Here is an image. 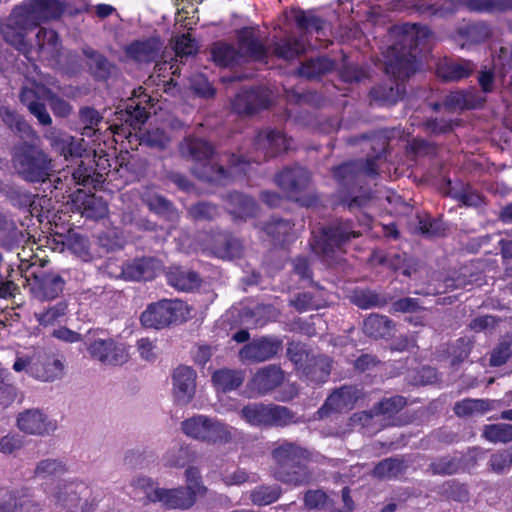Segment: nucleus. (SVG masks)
Returning a JSON list of instances; mask_svg holds the SVG:
<instances>
[{"label": "nucleus", "mask_w": 512, "mask_h": 512, "mask_svg": "<svg viewBox=\"0 0 512 512\" xmlns=\"http://www.w3.org/2000/svg\"><path fill=\"white\" fill-rule=\"evenodd\" d=\"M305 44L302 40L287 38L274 46V54L282 59L291 60L304 53Z\"/></svg>", "instance_id": "37"}, {"label": "nucleus", "mask_w": 512, "mask_h": 512, "mask_svg": "<svg viewBox=\"0 0 512 512\" xmlns=\"http://www.w3.org/2000/svg\"><path fill=\"white\" fill-rule=\"evenodd\" d=\"M272 455L274 460L281 465L280 468L286 469L292 464H298L301 459L306 457V452L293 443H283L273 450Z\"/></svg>", "instance_id": "28"}, {"label": "nucleus", "mask_w": 512, "mask_h": 512, "mask_svg": "<svg viewBox=\"0 0 512 512\" xmlns=\"http://www.w3.org/2000/svg\"><path fill=\"white\" fill-rule=\"evenodd\" d=\"M190 315L189 306L180 300H163L151 304L141 315L145 327L160 329L172 323L185 321Z\"/></svg>", "instance_id": "7"}, {"label": "nucleus", "mask_w": 512, "mask_h": 512, "mask_svg": "<svg viewBox=\"0 0 512 512\" xmlns=\"http://www.w3.org/2000/svg\"><path fill=\"white\" fill-rule=\"evenodd\" d=\"M510 356V347L507 343H501L497 346L490 358V364L492 366H500L504 364Z\"/></svg>", "instance_id": "62"}, {"label": "nucleus", "mask_w": 512, "mask_h": 512, "mask_svg": "<svg viewBox=\"0 0 512 512\" xmlns=\"http://www.w3.org/2000/svg\"><path fill=\"white\" fill-rule=\"evenodd\" d=\"M39 54L44 58H54L60 51L58 35L53 30L42 28L36 35Z\"/></svg>", "instance_id": "30"}, {"label": "nucleus", "mask_w": 512, "mask_h": 512, "mask_svg": "<svg viewBox=\"0 0 512 512\" xmlns=\"http://www.w3.org/2000/svg\"><path fill=\"white\" fill-rule=\"evenodd\" d=\"M45 137L49 140L51 146L66 159L68 157L81 156L85 150L82 145V139L77 140L71 135L56 129L49 130Z\"/></svg>", "instance_id": "19"}, {"label": "nucleus", "mask_w": 512, "mask_h": 512, "mask_svg": "<svg viewBox=\"0 0 512 512\" xmlns=\"http://www.w3.org/2000/svg\"><path fill=\"white\" fill-rule=\"evenodd\" d=\"M358 398L359 391L357 389L353 387H342L327 398L320 412L324 410L340 412L351 409Z\"/></svg>", "instance_id": "25"}, {"label": "nucleus", "mask_w": 512, "mask_h": 512, "mask_svg": "<svg viewBox=\"0 0 512 512\" xmlns=\"http://www.w3.org/2000/svg\"><path fill=\"white\" fill-rule=\"evenodd\" d=\"M239 51L226 43H215L211 49L214 62L219 66H230L239 63L242 58L264 60L267 52L259 41L257 32L252 28H244L239 32Z\"/></svg>", "instance_id": "4"}, {"label": "nucleus", "mask_w": 512, "mask_h": 512, "mask_svg": "<svg viewBox=\"0 0 512 512\" xmlns=\"http://www.w3.org/2000/svg\"><path fill=\"white\" fill-rule=\"evenodd\" d=\"M126 111L129 116L127 121L134 128H139L147 119V112L145 108L140 106V103L131 102V104L127 105Z\"/></svg>", "instance_id": "54"}, {"label": "nucleus", "mask_w": 512, "mask_h": 512, "mask_svg": "<svg viewBox=\"0 0 512 512\" xmlns=\"http://www.w3.org/2000/svg\"><path fill=\"white\" fill-rule=\"evenodd\" d=\"M168 282L175 288L189 291L198 286L199 279L196 273L181 268L171 270L168 275Z\"/></svg>", "instance_id": "34"}, {"label": "nucleus", "mask_w": 512, "mask_h": 512, "mask_svg": "<svg viewBox=\"0 0 512 512\" xmlns=\"http://www.w3.org/2000/svg\"><path fill=\"white\" fill-rule=\"evenodd\" d=\"M280 494L277 486H260L251 492V500L256 505H268L275 502Z\"/></svg>", "instance_id": "45"}, {"label": "nucleus", "mask_w": 512, "mask_h": 512, "mask_svg": "<svg viewBox=\"0 0 512 512\" xmlns=\"http://www.w3.org/2000/svg\"><path fill=\"white\" fill-rule=\"evenodd\" d=\"M512 466V452L509 450H503L497 452L491 456L490 467L495 473H504L508 471Z\"/></svg>", "instance_id": "50"}, {"label": "nucleus", "mask_w": 512, "mask_h": 512, "mask_svg": "<svg viewBox=\"0 0 512 512\" xmlns=\"http://www.w3.org/2000/svg\"><path fill=\"white\" fill-rule=\"evenodd\" d=\"M53 337L66 343H76L81 341V335L66 327H59L52 332Z\"/></svg>", "instance_id": "63"}, {"label": "nucleus", "mask_w": 512, "mask_h": 512, "mask_svg": "<svg viewBox=\"0 0 512 512\" xmlns=\"http://www.w3.org/2000/svg\"><path fill=\"white\" fill-rule=\"evenodd\" d=\"M17 426L21 431L31 435H44L56 428L55 423L49 421L41 411L35 409L20 413L17 418Z\"/></svg>", "instance_id": "16"}, {"label": "nucleus", "mask_w": 512, "mask_h": 512, "mask_svg": "<svg viewBox=\"0 0 512 512\" xmlns=\"http://www.w3.org/2000/svg\"><path fill=\"white\" fill-rule=\"evenodd\" d=\"M497 403L495 400L465 399L455 405L454 411L458 416L482 415L494 409Z\"/></svg>", "instance_id": "31"}, {"label": "nucleus", "mask_w": 512, "mask_h": 512, "mask_svg": "<svg viewBox=\"0 0 512 512\" xmlns=\"http://www.w3.org/2000/svg\"><path fill=\"white\" fill-rule=\"evenodd\" d=\"M86 345L91 359L104 366H121L130 358L126 345L118 343L112 338H96Z\"/></svg>", "instance_id": "10"}, {"label": "nucleus", "mask_w": 512, "mask_h": 512, "mask_svg": "<svg viewBox=\"0 0 512 512\" xmlns=\"http://www.w3.org/2000/svg\"><path fill=\"white\" fill-rule=\"evenodd\" d=\"M183 433L206 443H228L233 438L234 428L206 415H194L181 423Z\"/></svg>", "instance_id": "5"}, {"label": "nucleus", "mask_w": 512, "mask_h": 512, "mask_svg": "<svg viewBox=\"0 0 512 512\" xmlns=\"http://www.w3.org/2000/svg\"><path fill=\"white\" fill-rule=\"evenodd\" d=\"M310 181L309 172L302 167L286 169L276 178L277 184L285 191L291 193L307 186Z\"/></svg>", "instance_id": "24"}, {"label": "nucleus", "mask_w": 512, "mask_h": 512, "mask_svg": "<svg viewBox=\"0 0 512 512\" xmlns=\"http://www.w3.org/2000/svg\"><path fill=\"white\" fill-rule=\"evenodd\" d=\"M403 397L396 396L386 399L379 404V410L382 413H393L401 409L405 405Z\"/></svg>", "instance_id": "64"}, {"label": "nucleus", "mask_w": 512, "mask_h": 512, "mask_svg": "<svg viewBox=\"0 0 512 512\" xmlns=\"http://www.w3.org/2000/svg\"><path fill=\"white\" fill-rule=\"evenodd\" d=\"M450 194L467 206H478L482 202L480 195L470 188H464L462 191L451 190Z\"/></svg>", "instance_id": "58"}, {"label": "nucleus", "mask_w": 512, "mask_h": 512, "mask_svg": "<svg viewBox=\"0 0 512 512\" xmlns=\"http://www.w3.org/2000/svg\"><path fill=\"white\" fill-rule=\"evenodd\" d=\"M406 466L399 459H385L381 461L374 469V474L380 478H391L399 475L405 470Z\"/></svg>", "instance_id": "42"}, {"label": "nucleus", "mask_w": 512, "mask_h": 512, "mask_svg": "<svg viewBox=\"0 0 512 512\" xmlns=\"http://www.w3.org/2000/svg\"><path fill=\"white\" fill-rule=\"evenodd\" d=\"M22 447V440L18 435L8 434L0 439V452L12 454Z\"/></svg>", "instance_id": "60"}, {"label": "nucleus", "mask_w": 512, "mask_h": 512, "mask_svg": "<svg viewBox=\"0 0 512 512\" xmlns=\"http://www.w3.org/2000/svg\"><path fill=\"white\" fill-rule=\"evenodd\" d=\"M164 460L169 467H183L190 460V451L184 446L172 447L166 452Z\"/></svg>", "instance_id": "48"}, {"label": "nucleus", "mask_w": 512, "mask_h": 512, "mask_svg": "<svg viewBox=\"0 0 512 512\" xmlns=\"http://www.w3.org/2000/svg\"><path fill=\"white\" fill-rule=\"evenodd\" d=\"M244 375L241 371L221 369L212 375V382L217 390L227 392L237 389L242 385Z\"/></svg>", "instance_id": "29"}, {"label": "nucleus", "mask_w": 512, "mask_h": 512, "mask_svg": "<svg viewBox=\"0 0 512 512\" xmlns=\"http://www.w3.org/2000/svg\"><path fill=\"white\" fill-rule=\"evenodd\" d=\"M333 68V62L327 58H317L307 61L299 69V74L307 78L318 77Z\"/></svg>", "instance_id": "40"}, {"label": "nucleus", "mask_w": 512, "mask_h": 512, "mask_svg": "<svg viewBox=\"0 0 512 512\" xmlns=\"http://www.w3.org/2000/svg\"><path fill=\"white\" fill-rule=\"evenodd\" d=\"M140 357L145 361H154L157 357L156 345L148 338H142L137 342Z\"/></svg>", "instance_id": "61"}, {"label": "nucleus", "mask_w": 512, "mask_h": 512, "mask_svg": "<svg viewBox=\"0 0 512 512\" xmlns=\"http://www.w3.org/2000/svg\"><path fill=\"white\" fill-rule=\"evenodd\" d=\"M30 506V502L19 501L9 494L6 499L0 503V512H27Z\"/></svg>", "instance_id": "56"}, {"label": "nucleus", "mask_w": 512, "mask_h": 512, "mask_svg": "<svg viewBox=\"0 0 512 512\" xmlns=\"http://www.w3.org/2000/svg\"><path fill=\"white\" fill-rule=\"evenodd\" d=\"M83 204V214L87 218L100 219L105 217L108 212L106 203L95 196H87Z\"/></svg>", "instance_id": "46"}, {"label": "nucleus", "mask_w": 512, "mask_h": 512, "mask_svg": "<svg viewBox=\"0 0 512 512\" xmlns=\"http://www.w3.org/2000/svg\"><path fill=\"white\" fill-rule=\"evenodd\" d=\"M295 21L301 29L315 30L316 32L322 30L324 24L323 21L314 14L304 11H298L295 14Z\"/></svg>", "instance_id": "51"}, {"label": "nucleus", "mask_w": 512, "mask_h": 512, "mask_svg": "<svg viewBox=\"0 0 512 512\" xmlns=\"http://www.w3.org/2000/svg\"><path fill=\"white\" fill-rule=\"evenodd\" d=\"M67 471L66 465L58 460L47 458L39 461L34 469V477L47 479L64 474Z\"/></svg>", "instance_id": "35"}, {"label": "nucleus", "mask_w": 512, "mask_h": 512, "mask_svg": "<svg viewBox=\"0 0 512 512\" xmlns=\"http://www.w3.org/2000/svg\"><path fill=\"white\" fill-rule=\"evenodd\" d=\"M51 99L50 91L40 84H33L32 87L25 86L20 94L21 102L27 106L42 125H49L52 119L46 110L44 101Z\"/></svg>", "instance_id": "12"}, {"label": "nucleus", "mask_w": 512, "mask_h": 512, "mask_svg": "<svg viewBox=\"0 0 512 512\" xmlns=\"http://www.w3.org/2000/svg\"><path fill=\"white\" fill-rule=\"evenodd\" d=\"M32 370L35 378L42 381H53L63 375L64 363L58 358L40 353L38 367H32Z\"/></svg>", "instance_id": "26"}, {"label": "nucleus", "mask_w": 512, "mask_h": 512, "mask_svg": "<svg viewBox=\"0 0 512 512\" xmlns=\"http://www.w3.org/2000/svg\"><path fill=\"white\" fill-rule=\"evenodd\" d=\"M65 281L56 273H45L36 277L31 284V291L39 300H51L56 298L64 288Z\"/></svg>", "instance_id": "17"}, {"label": "nucleus", "mask_w": 512, "mask_h": 512, "mask_svg": "<svg viewBox=\"0 0 512 512\" xmlns=\"http://www.w3.org/2000/svg\"><path fill=\"white\" fill-rule=\"evenodd\" d=\"M395 32L400 36V41L391 49L393 59L387 63L386 71L398 79H404L416 70V54L413 51L424 43L430 31L416 24H404L396 27Z\"/></svg>", "instance_id": "2"}, {"label": "nucleus", "mask_w": 512, "mask_h": 512, "mask_svg": "<svg viewBox=\"0 0 512 512\" xmlns=\"http://www.w3.org/2000/svg\"><path fill=\"white\" fill-rule=\"evenodd\" d=\"M304 501L309 508H329V498L322 490H310L305 494Z\"/></svg>", "instance_id": "53"}, {"label": "nucleus", "mask_w": 512, "mask_h": 512, "mask_svg": "<svg viewBox=\"0 0 512 512\" xmlns=\"http://www.w3.org/2000/svg\"><path fill=\"white\" fill-rule=\"evenodd\" d=\"M66 311L67 305L63 302H59L47 310L35 313V317L40 325L47 327L61 321L66 315Z\"/></svg>", "instance_id": "41"}, {"label": "nucleus", "mask_w": 512, "mask_h": 512, "mask_svg": "<svg viewBox=\"0 0 512 512\" xmlns=\"http://www.w3.org/2000/svg\"><path fill=\"white\" fill-rule=\"evenodd\" d=\"M160 263L152 258H144L133 261L123 268V275L129 280H151L160 271Z\"/></svg>", "instance_id": "21"}, {"label": "nucleus", "mask_w": 512, "mask_h": 512, "mask_svg": "<svg viewBox=\"0 0 512 512\" xmlns=\"http://www.w3.org/2000/svg\"><path fill=\"white\" fill-rule=\"evenodd\" d=\"M279 345L276 341L261 338L245 345L239 352L243 361L262 362L270 359L278 351Z\"/></svg>", "instance_id": "18"}, {"label": "nucleus", "mask_w": 512, "mask_h": 512, "mask_svg": "<svg viewBox=\"0 0 512 512\" xmlns=\"http://www.w3.org/2000/svg\"><path fill=\"white\" fill-rule=\"evenodd\" d=\"M137 484L144 489L149 501H159L170 508H188L194 503L195 497L185 488H159L148 478L139 479Z\"/></svg>", "instance_id": "11"}, {"label": "nucleus", "mask_w": 512, "mask_h": 512, "mask_svg": "<svg viewBox=\"0 0 512 512\" xmlns=\"http://www.w3.org/2000/svg\"><path fill=\"white\" fill-rule=\"evenodd\" d=\"M187 489L195 497L204 493L205 489L200 483L199 471L196 468L190 467L185 472Z\"/></svg>", "instance_id": "55"}, {"label": "nucleus", "mask_w": 512, "mask_h": 512, "mask_svg": "<svg viewBox=\"0 0 512 512\" xmlns=\"http://www.w3.org/2000/svg\"><path fill=\"white\" fill-rule=\"evenodd\" d=\"M269 104L265 90H250L239 94L233 102V108L238 113H253Z\"/></svg>", "instance_id": "23"}, {"label": "nucleus", "mask_w": 512, "mask_h": 512, "mask_svg": "<svg viewBox=\"0 0 512 512\" xmlns=\"http://www.w3.org/2000/svg\"><path fill=\"white\" fill-rule=\"evenodd\" d=\"M87 488L74 481H60L47 493L51 503L66 511L91 512L92 507L84 498Z\"/></svg>", "instance_id": "8"}, {"label": "nucleus", "mask_w": 512, "mask_h": 512, "mask_svg": "<svg viewBox=\"0 0 512 512\" xmlns=\"http://www.w3.org/2000/svg\"><path fill=\"white\" fill-rule=\"evenodd\" d=\"M460 6H466L470 10H482L486 2L484 0H428L417 5L421 13L441 17L454 12Z\"/></svg>", "instance_id": "15"}, {"label": "nucleus", "mask_w": 512, "mask_h": 512, "mask_svg": "<svg viewBox=\"0 0 512 512\" xmlns=\"http://www.w3.org/2000/svg\"><path fill=\"white\" fill-rule=\"evenodd\" d=\"M484 437L491 442H508L512 440L511 424H493L484 429Z\"/></svg>", "instance_id": "44"}, {"label": "nucleus", "mask_w": 512, "mask_h": 512, "mask_svg": "<svg viewBox=\"0 0 512 512\" xmlns=\"http://www.w3.org/2000/svg\"><path fill=\"white\" fill-rule=\"evenodd\" d=\"M13 165L19 175L30 182H44L54 171L49 155L27 142L14 148Z\"/></svg>", "instance_id": "3"}, {"label": "nucleus", "mask_w": 512, "mask_h": 512, "mask_svg": "<svg viewBox=\"0 0 512 512\" xmlns=\"http://www.w3.org/2000/svg\"><path fill=\"white\" fill-rule=\"evenodd\" d=\"M459 463L450 457L441 458L430 465V470L433 474L447 475L457 472Z\"/></svg>", "instance_id": "52"}, {"label": "nucleus", "mask_w": 512, "mask_h": 512, "mask_svg": "<svg viewBox=\"0 0 512 512\" xmlns=\"http://www.w3.org/2000/svg\"><path fill=\"white\" fill-rule=\"evenodd\" d=\"M194 219H212L217 215V208L209 203H199L189 209Z\"/></svg>", "instance_id": "57"}, {"label": "nucleus", "mask_w": 512, "mask_h": 512, "mask_svg": "<svg viewBox=\"0 0 512 512\" xmlns=\"http://www.w3.org/2000/svg\"><path fill=\"white\" fill-rule=\"evenodd\" d=\"M360 235L359 232L351 230L350 223L338 224L323 230L321 237L314 240L312 247L316 253L328 256L333 247H339L351 237Z\"/></svg>", "instance_id": "14"}, {"label": "nucleus", "mask_w": 512, "mask_h": 512, "mask_svg": "<svg viewBox=\"0 0 512 512\" xmlns=\"http://www.w3.org/2000/svg\"><path fill=\"white\" fill-rule=\"evenodd\" d=\"M0 117L2 121L12 130L28 134L31 132L30 126L18 115L14 110L8 107L0 109Z\"/></svg>", "instance_id": "43"}, {"label": "nucleus", "mask_w": 512, "mask_h": 512, "mask_svg": "<svg viewBox=\"0 0 512 512\" xmlns=\"http://www.w3.org/2000/svg\"><path fill=\"white\" fill-rule=\"evenodd\" d=\"M276 478L284 483L292 485H301L309 481L310 474L306 467L298 464H292L286 469L279 468L276 471Z\"/></svg>", "instance_id": "33"}, {"label": "nucleus", "mask_w": 512, "mask_h": 512, "mask_svg": "<svg viewBox=\"0 0 512 512\" xmlns=\"http://www.w3.org/2000/svg\"><path fill=\"white\" fill-rule=\"evenodd\" d=\"M196 372L188 366L177 367L172 374V395L174 402L185 406L189 404L196 392Z\"/></svg>", "instance_id": "13"}, {"label": "nucleus", "mask_w": 512, "mask_h": 512, "mask_svg": "<svg viewBox=\"0 0 512 512\" xmlns=\"http://www.w3.org/2000/svg\"><path fill=\"white\" fill-rule=\"evenodd\" d=\"M241 418L252 426L287 425L293 421L292 413L283 406L254 403L241 409Z\"/></svg>", "instance_id": "9"}, {"label": "nucleus", "mask_w": 512, "mask_h": 512, "mask_svg": "<svg viewBox=\"0 0 512 512\" xmlns=\"http://www.w3.org/2000/svg\"><path fill=\"white\" fill-rule=\"evenodd\" d=\"M162 45L157 39L136 42L127 48V54L139 62H150L157 58Z\"/></svg>", "instance_id": "27"}, {"label": "nucleus", "mask_w": 512, "mask_h": 512, "mask_svg": "<svg viewBox=\"0 0 512 512\" xmlns=\"http://www.w3.org/2000/svg\"><path fill=\"white\" fill-rule=\"evenodd\" d=\"M256 145L258 149L265 150V156H273L286 151L291 146V139L278 131H264L258 134Z\"/></svg>", "instance_id": "22"}, {"label": "nucleus", "mask_w": 512, "mask_h": 512, "mask_svg": "<svg viewBox=\"0 0 512 512\" xmlns=\"http://www.w3.org/2000/svg\"><path fill=\"white\" fill-rule=\"evenodd\" d=\"M174 49L177 56H188L195 53L196 44L189 34L182 35L176 39Z\"/></svg>", "instance_id": "59"}, {"label": "nucleus", "mask_w": 512, "mask_h": 512, "mask_svg": "<svg viewBox=\"0 0 512 512\" xmlns=\"http://www.w3.org/2000/svg\"><path fill=\"white\" fill-rule=\"evenodd\" d=\"M283 381L282 371L275 366H268L259 370L249 383V389L254 394H264Z\"/></svg>", "instance_id": "20"}, {"label": "nucleus", "mask_w": 512, "mask_h": 512, "mask_svg": "<svg viewBox=\"0 0 512 512\" xmlns=\"http://www.w3.org/2000/svg\"><path fill=\"white\" fill-rule=\"evenodd\" d=\"M481 103L471 92L456 91L451 92L445 98V105L454 109L475 108Z\"/></svg>", "instance_id": "38"}, {"label": "nucleus", "mask_w": 512, "mask_h": 512, "mask_svg": "<svg viewBox=\"0 0 512 512\" xmlns=\"http://www.w3.org/2000/svg\"><path fill=\"white\" fill-rule=\"evenodd\" d=\"M475 68L476 66L471 61L461 60L441 66L438 69V74L444 80L456 81L468 77Z\"/></svg>", "instance_id": "32"}, {"label": "nucleus", "mask_w": 512, "mask_h": 512, "mask_svg": "<svg viewBox=\"0 0 512 512\" xmlns=\"http://www.w3.org/2000/svg\"><path fill=\"white\" fill-rule=\"evenodd\" d=\"M39 351H33L30 354H17L16 360L13 364L15 372H26L34 377L32 367H38Z\"/></svg>", "instance_id": "49"}, {"label": "nucleus", "mask_w": 512, "mask_h": 512, "mask_svg": "<svg viewBox=\"0 0 512 512\" xmlns=\"http://www.w3.org/2000/svg\"><path fill=\"white\" fill-rule=\"evenodd\" d=\"M363 330L368 336L384 337L391 330V321L385 316L370 315L364 321Z\"/></svg>", "instance_id": "36"}, {"label": "nucleus", "mask_w": 512, "mask_h": 512, "mask_svg": "<svg viewBox=\"0 0 512 512\" xmlns=\"http://www.w3.org/2000/svg\"><path fill=\"white\" fill-rule=\"evenodd\" d=\"M19 232L12 220L0 214V244L10 247L18 240Z\"/></svg>", "instance_id": "47"}, {"label": "nucleus", "mask_w": 512, "mask_h": 512, "mask_svg": "<svg viewBox=\"0 0 512 512\" xmlns=\"http://www.w3.org/2000/svg\"><path fill=\"white\" fill-rule=\"evenodd\" d=\"M64 11L57 0H34L13 11L8 24L3 27L5 40L17 49L25 47V36L41 22L57 19Z\"/></svg>", "instance_id": "1"}, {"label": "nucleus", "mask_w": 512, "mask_h": 512, "mask_svg": "<svg viewBox=\"0 0 512 512\" xmlns=\"http://www.w3.org/2000/svg\"><path fill=\"white\" fill-rule=\"evenodd\" d=\"M212 151L211 145L201 139L188 138L181 145L182 154L190 156L198 162L193 170L199 178L211 182L225 183L228 175L224 168L215 166L210 162H204L211 156Z\"/></svg>", "instance_id": "6"}, {"label": "nucleus", "mask_w": 512, "mask_h": 512, "mask_svg": "<svg viewBox=\"0 0 512 512\" xmlns=\"http://www.w3.org/2000/svg\"><path fill=\"white\" fill-rule=\"evenodd\" d=\"M230 206V212L237 217L247 218L254 215L255 203L247 196L239 193L231 195Z\"/></svg>", "instance_id": "39"}]
</instances>
